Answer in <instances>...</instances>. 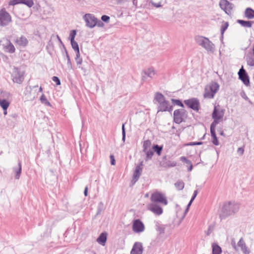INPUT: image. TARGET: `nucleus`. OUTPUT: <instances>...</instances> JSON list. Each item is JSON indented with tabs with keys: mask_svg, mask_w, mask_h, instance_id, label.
<instances>
[{
	"mask_svg": "<svg viewBox=\"0 0 254 254\" xmlns=\"http://www.w3.org/2000/svg\"><path fill=\"white\" fill-rule=\"evenodd\" d=\"M76 30H73L70 31V35H69L70 41L74 40V38L76 35Z\"/></svg>",
	"mask_w": 254,
	"mask_h": 254,
	"instance_id": "nucleus-39",
	"label": "nucleus"
},
{
	"mask_svg": "<svg viewBox=\"0 0 254 254\" xmlns=\"http://www.w3.org/2000/svg\"><path fill=\"white\" fill-rule=\"evenodd\" d=\"M186 145H187V146H193V145H195V142H190L187 144H186Z\"/></svg>",
	"mask_w": 254,
	"mask_h": 254,
	"instance_id": "nucleus-51",
	"label": "nucleus"
},
{
	"mask_svg": "<svg viewBox=\"0 0 254 254\" xmlns=\"http://www.w3.org/2000/svg\"><path fill=\"white\" fill-rule=\"evenodd\" d=\"M87 191H88V187H85V188L84 192V195H85V196H87Z\"/></svg>",
	"mask_w": 254,
	"mask_h": 254,
	"instance_id": "nucleus-52",
	"label": "nucleus"
},
{
	"mask_svg": "<svg viewBox=\"0 0 254 254\" xmlns=\"http://www.w3.org/2000/svg\"><path fill=\"white\" fill-rule=\"evenodd\" d=\"M220 135H221L222 136H224V133L223 131H220Z\"/></svg>",
	"mask_w": 254,
	"mask_h": 254,
	"instance_id": "nucleus-54",
	"label": "nucleus"
},
{
	"mask_svg": "<svg viewBox=\"0 0 254 254\" xmlns=\"http://www.w3.org/2000/svg\"><path fill=\"white\" fill-rule=\"evenodd\" d=\"M53 80L55 82L57 85L61 84V82L59 78L57 76H54L52 78Z\"/></svg>",
	"mask_w": 254,
	"mask_h": 254,
	"instance_id": "nucleus-45",
	"label": "nucleus"
},
{
	"mask_svg": "<svg viewBox=\"0 0 254 254\" xmlns=\"http://www.w3.org/2000/svg\"><path fill=\"white\" fill-rule=\"evenodd\" d=\"M42 91H43L42 88L41 87H40L39 88V91H40V92H42Z\"/></svg>",
	"mask_w": 254,
	"mask_h": 254,
	"instance_id": "nucleus-55",
	"label": "nucleus"
},
{
	"mask_svg": "<svg viewBox=\"0 0 254 254\" xmlns=\"http://www.w3.org/2000/svg\"><path fill=\"white\" fill-rule=\"evenodd\" d=\"M173 117L174 122L176 124H179L187 118L188 113L185 109H177L174 111Z\"/></svg>",
	"mask_w": 254,
	"mask_h": 254,
	"instance_id": "nucleus-2",
	"label": "nucleus"
},
{
	"mask_svg": "<svg viewBox=\"0 0 254 254\" xmlns=\"http://www.w3.org/2000/svg\"><path fill=\"white\" fill-rule=\"evenodd\" d=\"M219 86L214 82L207 86L205 88L204 96L206 98H212L219 89Z\"/></svg>",
	"mask_w": 254,
	"mask_h": 254,
	"instance_id": "nucleus-4",
	"label": "nucleus"
},
{
	"mask_svg": "<svg viewBox=\"0 0 254 254\" xmlns=\"http://www.w3.org/2000/svg\"><path fill=\"white\" fill-rule=\"evenodd\" d=\"M172 102L176 104L177 105H178L179 106H181L182 107H184L183 104L181 102V101L179 100H176V99H172Z\"/></svg>",
	"mask_w": 254,
	"mask_h": 254,
	"instance_id": "nucleus-40",
	"label": "nucleus"
},
{
	"mask_svg": "<svg viewBox=\"0 0 254 254\" xmlns=\"http://www.w3.org/2000/svg\"><path fill=\"white\" fill-rule=\"evenodd\" d=\"M0 106L4 110V114H7V109L9 106V103L6 100H0Z\"/></svg>",
	"mask_w": 254,
	"mask_h": 254,
	"instance_id": "nucleus-21",
	"label": "nucleus"
},
{
	"mask_svg": "<svg viewBox=\"0 0 254 254\" xmlns=\"http://www.w3.org/2000/svg\"><path fill=\"white\" fill-rule=\"evenodd\" d=\"M101 19L104 21V22H108L109 20H110V17L107 16V15H103L102 17H101Z\"/></svg>",
	"mask_w": 254,
	"mask_h": 254,
	"instance_id": "nucleus-46",
	"label": "nucleus"
},
{
	"mask_svg": "<svg viewBox=\"0 0 254 254\" xmlns=\"http://www.w3.org/2000/svg\"><path fill=\"white\" fill-rule=\"evenodd\" d=\"M14 42L19 47H25L28 43V41L27 39L23 36L17 38Z\"/></svg>",
	"mask_w": 254,
	"mask_h": 254,
	"instance_id": "nucleus-15",
	"label": "nucleus"
},
{
	"mask_svg": "<svg viewBox=\"0 0 254 254\" xmlns=\"http://www.w3.org/2000/svg\"><path fill=\"white\" fill-rule=\"evenodd\" d=\"M110 159H111V165H115L116 161H115V159L114 156L113 155H111L110 156Z\"/></svg>",
	"mask_w": 254,
	"mask_h": 254,
	"instance_id": "nucleus-47",
	"label": "nucleus"
},
{
	"mask_svg": "<svg viewBox=\"0 0 254 254\" xmlns=\"http://www.w3.org/2000/svg\"><path fill=\"white\" fill-rule=\"evenodd\" d=\"M197 193H198L197 190H195L194 191V193H193V195L192 197L191 200H190V202H189V204L188 205V207H189L191 205L192 202L193 201V200L194 199V198L196 196V195L197 194Z\"/></svg>",
	"mask_w": 254,
	"mask_h": 254,
	"instance_id": "nucleus-43",
	"label": "nucleus"
},
{
	"mask_svg": "<svg viewBox=\"0 0 254 254\" xmlns=\"http://www.w3.org/2000/svg\"><path fill=\"white\" fill-rule=\"evenodd\" d=\"M147 209L157 215H160L163 213V209L158 204L150 203L147 206Z\"/></svg>",
	"mask_w": 254,
	"mask_h": 254,
	"instance_id": "nucleus-11",
	"label": "nucleus"
},
{
	"mask_svg": "<svg viewBox=\"0 0 254 254\" xmlns=\"http://www.w3.org/2000/svg\"><path fill=\"white\" fill-rule=\"evenodd\" d=\"M152 149L156 152L158 155H160L163 149L162 146H159L158 145H155L152 147Z\"/></svg>",
	"mask_w": 254,
	"mask_h": 254,
	"instance_id": "nucleus-28",
	"label": "nucleus"
},
{
	"mask_svg": "<svg viewBox=\"0 0 254 254\" xmlns=\"http://www.w3.org/2000/svg\"><path fill=\"white\" fill-rule=\"evenodd\" d=\"M238 22L242 26L246 27H251L253 22L250 21H245L243 20H238Z\"/></svg>",
	"mask_w": 254,
	"mask_h": 254,
	"instance_id": "nucleus-24",
	"label": "nucleus"
},
{
	"mask_svg": "<svg viewBox=\"0 0 254 254\" xmlns=\"http://www.w3.org/2000/svg\"><path fill=\"white\" fill-rule=\"evenodd\" d=\"M180 160L187 164V166L188 167V171H191L192 169V165L191 162L186 157L182 156L180 157Z\"/></svg>",
	"mask_w": 254,
	"mask_h": 254,
	"instance_id": "nucleus-22",
	"label": "nucleus"
},
{
	"mask_svg": "<svg viewBox=\"0 0 254 254\" xmlns=\"http://www.w3.org/2000/svg\"><path fill=\"white\" fill-rule=\"evenodd\" d=\"M219 6L221 9L226 14L229 15L232 14L233 9V4L227 0H220L219 1Z\"/></svg>",
	"mask_w": 254,
	"mask_h": 254,
	"instance_id": "nucleus-6",
	"label": "nucleus"
},
{
	"mask_svg": "<svg viewBox=\"0 0 254 254\" xmlns=\"http://www.w3.org/2000/svg\"><path fill=\"white\" fill-rule=\"evenodd\" d=\"M224 113L223 110L219 109L216 106H215L212 113V118L214 121L211 124L210 127H216V125L222 121Z\"/></svg>",
	"mask_w": 254,
	"mask_h": 254,
	"instance_id": "nucleus-3",
	"label": "nucleus"
},
{
	"mask_svg": "<svg viewBox=\"0 0 254 254\" xmlns=\"http://www.w3.org/2000/svg\"><path fill=\"white\" fill-rule=\"evenodd\" d=\"M15 172L16 174V177L15 178L17 179H18L19 178L21 172V164L20 162L18 163V166L17 168L15 169Z\"/></svg>",
	"mask_w": 254,
	"mask_h": 254,
	"instance_id": "nucleus-29",
	"label": "nucleus"
},
{
	"mask_svg": "<svg viewBox=\"0 0 254 254\" xmlns=\"http://www.w3.org/2000/svg\"><path fill=\"white\" fill-rule=\"evenodd\" d=\"M225 207L226 209H228L232 211L233 212L237 211L239 209V205L237 204L232 203L231 202H228L225 204Z\"/></svg>",
	"mask_w": 254,
	"mask_h": 254,
	"instance_id": "nucleus-18",
	"label": "nucleus"
},
{
	"mask_svg": "<svg viewBox=\"0 0 254 254\" xmlns=\"http://www.w3.org/2000/svg\"><path fill=\"white\" fill-rule=\"evenodd\" d=\"M145 227L143 223L139 219L135 220L132 224V230L135 233L144 231Z\"/></svg>",
	"mask_w": 254,
	"mask_h": 254,
	"instance_id": "nucleus-10",
	"label": "nucleus"
},
{
	"mask_svg": "<svg viewBox=\"0 0 254 254\" xmlns=\"http://www.w3.org/2000/svg\"><path fill=\"white\" fill-rule=\"evenodd\" d=\"M176 187L178 188L179 189L182 190L184 188V184L182 182H179L175 184Z\"/></svg>",
	"mask_w": 254,
	"mask_h": 254,
	"instance_id": "nucleus-44",
	"label": "nucleus"
},
{
	"mask_svg": "<svg viewBox=\"0 0 254 254\" xmlns=\"http://www.w3.org/2000/svg\"><path fill=\"white\" fill-rule=\"evenodd\" d=\"M84 19L86 26L90 28H93L97 25V19L91 14H86L84 16Z\"/></svg>",
	"mask_w": 254,
	"mask_h": 254,
	"instance_id": "nucleus-7",
	"label": "nucleus"
},
{
	"mask_svg": "<svg viewBox=\"0 0 254 254\" xmlns=\"http://www.w3.org/2000/svg\"><path fill=\"white\" fill-rule=\"evenodd\" d=\"M96 25H97L98 27H103L104 26V23L97 19V23Z\"/></svg>",
	"mask_w": 254,
	"mask_h": 254,
	"instance_id": "nucleus-50",
	"label": "nucleus"
},
{
	"mask_svg": "<svg viewBox=\"0 0 254 254\" xmlns=\"http://www.w3.org/2000/svg\"><path fill=\"white\" fill-rule=\"evenodd\" d=\"M237 152H238V154H239L240 155H242L244 153V149L242 147H240V148H239L238 149Z\"/></svg>",
	"mask_w": 254,
	"mask_h": 254,
	"instance_id": "nucleus-48",
	"label": "nucleus"
},
{
	"mask_svg": "<svg viewBox=\"0 0 254 254\" xmlns=\"http://www.w3.org/2000/svg\"><path fill=\"white\" fill-rule=\"evenodd\" d=\"M24 79V72L15 69L12 74V81L17 84L22 83Z\"/></svg>",
	"mask_w": 254,
	"mask_h": 254,
	"instance_id": "nucleus-8",
	"label": "nucleus"
},
{
	"mask_svg": "<svg viewBox=\"0 0 254 254\" xmlns=\"http://www.w3.org/2000/svg\"><path fill=\"white\" fill-rule=\"evenodd\" d=\"M150 200L152 202H158L164 205L168 204V200L165 194L157 190L151 193Z\"/></svg>",
	"mask_w": 254,
	"mask_h": 254,
	"instance_id": "nucleus-1",
	"label": "nucleus"
},
{
	"mask_svg": "<svg viewBox=\"0 0 254 254\" xmlns=\"http://www.w3.org/2000/svg\"><path fill=\"white\" fill-rule=\"evenodd\" d=\"M40 100L42 103H43L45 105H47L48 106H50V102L48 101L46 96L44 94H42V96H41Z\"/></svg>",
	"mask_w": 254,
	"mask_h": 254,
	"instance_id": "nucleus-36",
	"label": "nucleus"
},
{
	"mask_svg": "<svg viewBox=\"0 0 254 254\" xmlns=\"http://www.w3.org/2000/svg\"><path fill=\"white\" fill-rule=\"evenodd\" d=\"M149 196V193H146L145 194V197H148Z\"/></svg>",
	"mask_w": 254,
	"mask_h": 254,
	"instance_id": "nucleus-56",
	"label": "nucleus"
},
{
	"mask_svg": "<svg viewBox=\"0 0 254 254\" xmlns=\"http://www.w3.org/2000/svg\"><path fill=\"white\" fill-rule=\"evenodd\" d=\"M72 48L76 52L77 55L79 54V50L78 44L74 40L70 41Z\"/></svg>",
	"mask_w": 254,
	"mask_h": 254,
	"instance_id": "nucleus-27",
	"label": "nucleus"
},
{
	"mask_svg": "<svg viewBox=\"0 0 254 254\" xmlns=\"http://www.w3.org/2000/svg\"><path fill=\"white\" fill-rule=\"evenodd\" d=\"M238 74L239 78L245 84L248 85L250 83L249 77L243 67L240 69Z\"/></svg>",
	"mask_w": 254,
	"mask_h": 254,
	"instance_id": "nucleus-12",
	"label": "nucleus"
},
{
	"mask_svg": "<svg viewBox=\"0 0 254 254\" xmlns=\"http://www.w3.org/2000/svg\"><path fill=\"white\" fill-rule=\"evenodd\" d=\"M238 246L241 248V250L243 251L244 254H249L250 253V251L246 246L243 238H241L240 240L238 243Z\"/></svg>",
	"mask_w": 254,
	"mask_h": 254,
	"instance_id": "nucleus-16",
	"label": "nucleus"
},
{
	"mask_svg": "<svg viewBox=\"0 0 254 254\" xmlns=\"http://www.w3.org/2000/svg\"><path fill=\"white\" fill-rule=\"evenodd\" d=\"M202 42L200 44L201 46L204 47L205 48H207L208 46H209L210 42L207 38H203L201 40Z\"/></svg>",
	"mask_w": 254,
	"mask_h": 254,
	"instance_id": "nucleus-32",
	"label": "nucleus"
},
{
	"mask_svg": "<svg viewBox=\"0 0 254 254\" xmlns=\"http://www.w3.org/2000/svg\"><path fill=\"white\" fill-rule=\"evenodd\" d=\"M143 151L151 149V142L149 140L144 141L143 144Z\"/></svg>",
	"mask_w": 254,
	"mask_h": 254,
	"instance_id": "nucleus-26",
	"label": "nucleus"
},
{
	"mask_svg": "<svg viewBox=\"0 0 254 254\" xmlns=\"http://www.w3.org/2000/svg\"><path fill=\"white\" fill-rule=\"evenodd\" d=\"M21 4H24L27 6L31 7L34 5L33 0H22Z\"/></svg>",
	"mask_w": 254,
	"mask_h": 254,
	"instance_id": "nucleus-31",
	"label": "nucleus"
},
{
	"mask_svg": "<svg viewBox=\"0 0 254 254\" xmlns=\"http://www.w3.org/2000/svg\"><path fill=\"white\" fill-rule=\"evenodd\" d=\"M253 52L254 56L250 58L247 61L248 64L251 66H254V51Z\"/></svg>",
	"mask_w": 254,
	"mask_h": 254,
	"instance_id": "nucleus-38",
	"label": "nucleus"
},
{
	"mask_svg": "<svg viewBox=\"0 0 254 254\" xmlns=\"http://www.w3.org/2000/svg\"><path fill=\"white\" fill-rule=\"evenodd\" d=\"M152 148L144 151V152L145 153L146 155V158L148 159H150L152 158L153 155V151Z\"/></svg>",
	"mask_w": 254,
	"mask_h": 254,
	"instance_id": "nucleus-33",
	"label": "nucleus"
},
{
	"mask_svg": "<svg viewBox=\"0 0 254 254\" xmlns=\"http://www.w3.org/2000/svg\"><path fill=\"white\" fill-rule=\"evenodd\" d=\"M155 98L159 103L165 100L164 96L161 93L156 94Z\"/></svg>",
	"mask_w": 254,
	"mask_h": 254,
	"instance_id": "nucleus-35",
	"label": "nucleus"
},
{
	"mask_svg": "<svg viewBox=\"0 0 254 254\" xmlns=\"http://www.w3.org/2000/svg\"><path fill=\"white\" fill-rule=\"evenodd\" d=\"M6 50L7 52L10 53H13L15 52V49L14 46L10 43L6 47Z\"/></svg>",
	"mask_w": 254,
	"mask_h": 254,
	"instance_id": "nucleus-30",
	"label": "nucleus"
},
{
	"mask_svg": "<svg viewBox=\"0 0 254 254\" xmlns=\"http://www.w3.org/2000/svg\"><path fill=\"white\" fill-rule=\"evenodd\" d=\"M149 77H152L155 75V72L153 69H148L146 73Z\"/></svg>",
	"mask_w": 254,
	"mask_h": 254,
	"instance_id": "nucleus-41",
	"label": "nucleus"
},
{
	"mask_svg": "<svg viewBox=\"0 0 254 254\" xmlns=\"http://www.w3.org/2000/svg\"><path fill=\"white\" fill-rule=\"evenodd\" d=\"M142 169L139 167H136L133 174V179L136 181L139 178Z\"/></svg>",
	"mask_w": 254,
	"mask_h": 254,
	"instance_id": "nucleus-25",
	"label": "nucleus"
},
{
	"mask_svg": "<svg viewBox=\"0 0 254 254\" xmlns=\"http://www.w3.org/2000/svg\"><path fill=\"white\" fill-rule=\"evenodd\" d=\"M107 234L106 233H102L97 239V242L102 245H105L107 241Z\"/></svg>",
	"mask_w": 254,
	"mask_h": 254,
	"instance_id": "nucleus-20",
	"label": "nucleus"
},
{
	"mask_svg": "<svg viewBox=\"0 0 254 254\" xmlns=\"http://www.w3.org/2000/svg\"><path fill=\"white\" fill-rule=\"evenodd\" d=\"M143 252V248L141 243L136 242L130 252V254H142Z\"/></svg>",
	"mask_w": 254,
	"mask_h": 254,
	"instance_id": "nucleus-14",
	"label": "nucleus"
},
{
	"mask_svg": "<svg viewBox=\"0 0 254 254\" xmlns=\"http://www.w3.org/2000/svg\"><path fill=\"white\" fill-rule=\"evenodd\" d=\"M122 133H123V139L125 140L126 133H125V125L124 124H123V126H122Z\"/></svg>",
	"mask_w": 254,
	"mask_h": 254,
	"instance_id": "nucleus-49",
	"label": "nucleus"
},
{
	"mask_svg": "<svg viewBox=\"0 0 254 254\" xmlns=\"http://www.w3.org/2000/svg\"><path fill=\"white\" fill-rule=\"evenodd\" d=\"M201 144H202V142H195V145H200Z\"/></svg>",
	"mask_w": 254,
	"mask_h": 254,
	"instance_id": "nucleus-53",
	"label": "nucleus"
},
{
	"mask_svg": "<svg viewBox=\"0 0 254 254\" xmlns=\"http://www.w3.org/2000/svg\"><path fill=\"white\" fill-rule=\"evenodd\" d=\"M245 16L248 19H254V10L251 8L248 7L245 9Z\"/></svg>",
	"mask_w": 254,
	"mask_h": 254,
	"instance_id": "nucleus-19",
	"label": "nucleus"
},
{
	"mask_svg": "<svg viewBox=\"0 0 254 254\" xmlns=\"http://www.w3.org/2000/svg\"><path fill=\"white\" fill-rule=\"evenodd\" d=\"M185 104L189 108L195 111H198L200 107V104L198 100L195 98H192L184 101Z\"/></svg>",
	"mask_w": 254,
	"mask_h": 254,
	"instance_id": "nucleus-9",
	"label": "nucleus"
},
{
	"mask_svg": "<svg viewBox=\"0 0 254 254\" xmlns=\"http://www.w3.org/2000/svg\"><path fill=\"white\" fill-rule=\"evenodd\" d=\"M176 162L175 161H169L166 163V166L168 167H173L176 166Z\"/></svg>",
	"mask_w": 254,
	"mask_h": 254,
	"instance_id": "nucleus-42",
	"label": "nucleus"
},
{
	"mask_svg": "<svg viewBox=\"0 0 254 254\" xmlns=\"http://www.w3.org/2000/svg\"><path fill=\"white\" fill-rule=\"evenodd\" d=\"M172 109V106L165 100L159 103V111H171Z\"/></svg>",
	"mask_w": 254,
	"mask_h": 254,
	"instance_id": "nucleus-13",
	"label": "nucleus"
},
{
	"mask_svg": "<svg viewBox=\"0 0 254 254\" xmlns=\"http://www.w3.org/2000/svg\"><path fill=\"white\" fill-rule=\"evenodd\" d=\"M11 17L4 8L0 10V25L3 26L11 22Z\"/></svg>",
	"mask_w": 254,
	"mask_h": 254,
	"instance_id": "nucleus-5",
	"label": "nucleus"
},
{
	"mask_svg": "<svg viewBox=\"0 0 254 254\" xmlns=\"http://www.w3.org/2000/svg\"><path fill=\"white\" fill-rule=\"evenodd\" d=\"M212 254H221L222 251L221 248L216 244H212Z\"/></svg>",
	"mask_w": 254,
	"mask_h": 254,
	"instance_id": "nucleus-23",
	"label": "nucleus"
},
{
	"mask_svg": "<svg viewBox=\"0 0 254 254\" xmlns=\"http://www.w3.org/2000/svg\"><path fill=\"white\" fill-rule=\"evenodd\" d=\"M228 26H229V23L228 22L223 21L222 22L221 28V34L222 35L224 34L225 30L227 29Z\"/></svg>",
	"mask_w": 254,
	"mask_h": 254,
	"instance_id": "nucleus-34",
	"label": "nucleus"
},
{
	"mask_svg": "<svg viewBox=\"0 0 254 254\" xmlns=\"http://www.w3.org/2000/svg\"><path fill=\"white\" fill-rule=\"evenodd\" d=\"M210 133L212 138V143L215 145H218L219 144V142L216 137V134L215 133V127H210Z\"/></svg>",
	"mask_w": 254,
	"mask_h": 254,
	"instance_id": "nucleus-17",
	"label": "nucleus"
},
{
	"mask_svg": "<svg viewBox=\"0 0 254 254\" xmlns=\"http://www.w3.org/2000/svg\"><path fill=\"white\" fill-rule=\"evenodd\" d=\"M22 0H10L8 2L9 5H14L17 4H21Z\"/></svg>",
	"mask_w": 254,
	"mask_h": 254,
	"instance_id": "nucleus-37",
	"label": "nucleus"
}]
</instances>
